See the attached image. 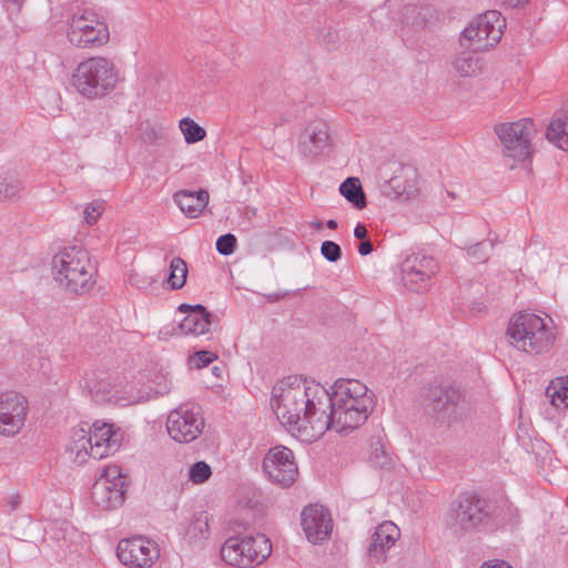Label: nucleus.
<instances>
[{"label": "nucleus", "instance_id": "f257e3e1", "mask_svg": "<svg viewBox=\"0 0 568 568\" xmlns=\"http://www.w3.org/2000/svg\"><path fill=\"white\" fill-rule=\"evenodd\" d=\"M329 392L318 383L288 376L273 388L272 406L280 422L306 439L327 430Z\"/></svg>", "mask_w": 568, "mask_h": 568}, {"label": "nucleus", "instance_id": "f03ea898", "mask_svg": "<svg viewBox=\"0 0 568 568\" xmlns=\"http://www.w3.org/2000/svg\"><path fill=\"white\" fill-rule=\"evenodd\" d=\"M332 388L326 410L327 430L347 434L362 426L375 407L367 386L357 379L341 378Z\"/></svg>", "mask_w": 568, "mask_h": 568}, {"label": "nucleus", "instance_id": "7ed1b4c3", "mask_svg": "<svg viewBox=\"0 0 568 568\" xmlns=\"http://www.w3.org/2000/svg\"><path fill=\"white\" fill-rule=\"evenodd\" d=\"M497 506L475 493H465L453 500L444 517V527L455 538L471 530L496 525Z\"/></svg>", "mask_w": 568, "mask_h": 568}, {"label": "nucleus", "instance_id": "20e7f679", "mask_svg": "<svg viewBox=\"0 0 568 568\" xmlns=\"http://www.w3.org/2000/svg\"><path fill=\"white\" fill-rule=\"evenodd\" d=\"M94 265L87 250L64 247L52 258V274L59 286L68 293L82 295L94 285Z\"/></svg>", "mask_w": 568, "mask_h": 568}, {"label": "nucleus", "instance_id": "39448f33", "mask_svg": "<svg viewBox=\"0 0 568 568\" xmlns=\"http://www.w3.org/2000/svg\"><path fill=\"white\" fill-rule=\"evenodd\" d=\"M506 337L518 351L539 355L550 349L555 335L544 318L532 313H518L508 324Z\"/></svg>", "mask_w": 568, "mask_h": 568}, {"label": "nucleus", "instance_id": "423d86ee", "mask_svg": "<svg viewBox=\"0 0 568 568\" xmlns=\"http://www.w3.org/2000/svg\"><path fill=\"white\" fill-rule=\"evenodd\" d=\"M422 398L426 409L439 424L449 426L463 419L465 396L456 385L449 382H429L422 388Z\"/></svg>", "mask_w": 568, "mask_h": 568}, {"label": "nucleus", "instance_id": "0eeeda50", "mask_svg": "<svg viewBox=\"0 0 568 568\" xmlns=\"http://www.w3.org/2000/svg\"><path fill=\"white\" fill-rule=\"evenodd\" d=\"M119 80L113 62L93 57L80 62L73 74V85L83 97L100 98L111 92Z\"/></svg>", "mask_w": 568, "mask_h": 568}, {"label": "nucleus", "instance_id": "6e6552de", "mask_svg": "<svg viewBox=\"0 0 568 568\" xmlns=\"http://www.w3.org/2000/svg\"><path fill=\"white\" fill-rule=\"evenodd\" d=\"M67 24L68 41L77 48H100L110 40L108 24L92 9L74 11Z\"/></svg>", "mask_w": 568, "mask_h": 568}, {"label": "nucleus", "instance_id": "1a4fd4ad", "mask_svg": "<svg viewBox=\"0 0 568 568\" xmlns=\"http://www.w3.org/2000/svg\"><path fill=\"white\" fill-rule=\"evenodd\" d=\"M272 552V544L264 534L230 537L222 548V559L231 566L252 568L262 564Z\"/></svg>", "mask_w": 568, "mask_h": 568}, {"label": "nucleus", "instance_id": "9d476101", "mask_svg": "<svg viewBox=\"0 0 568 568\" xmlns=\"http://www.w3.org/2000/svg\"><path fill=\"white\" fill-rule=\"evenodd\" d=\"M506 27L505 18L497 10H488L477 16L463 31L460 43L474 51H484L499 42L503 29Z\"/></svg>", "mask_w": 568, "mask_h": 568}, {"label": "nucleus", "instance_id": "9b49d317", "mask_svg": "<svg viewBox=\"0 0 568 568\" xmlns=\"http://www.w3.org/2000/svg\"><path fill=\"white\" fill-rule=\"evenodd\" d=\"M494 131L504 146V154L518 162H524L531 154L534 122L525 118L515 122L499 123Z\"/></svg>", "mask_w": 568, "mask_h": 568}, {"label": "nucleus", "instance_id": "f8f14e48", "mask_svg": "<svg viewBox=\"0 0 568 568\" xmlns=\"http://www.w3.org/2000/svg\"><path fill=\"white\" fill-rule=\"evenodd\" d=\"M126 483L116 466L106 467L91 489L93 504L105 511L121 507L125 500Z\"/></svg>", "mask_w": 568, "mask_h": 568}, {"label": "nucleus", "instance_id": "ddd939ff", "mask_svg": "<svg viewBox=\"0 0 568 568\" xmlns=\"http://www.w3.org/2000/svg\"><path fill=\"white\" fill-rule=\"evenodd\" d=\"M204 428L202 408L196 404H182L170 412L166 429L170 437L178 443H191Z\"/></svg>", "mask_w": 568, "mask_h": 568}, {"label": "nucleus", "instance_id": "4468645a", "mask_svg": "<svg viewBox=\"0 0 568 568\" xmlns=\"http://www.w3.org/2000/svg\"><path fill=\"white\" fill-rule=\"evenodd\" d=\"M438 271L439 265L433 256L414 253L402 262V282L409 291L422 293L430 287L432 278Z\"/></svg>", "mask_w": 568, "mask_h": 568}, {"label": "nucleus", "instance_id": "2eb2a0df", "mask_svg": "<svg viewBox=\"0 0 568 568\" xmlns=\"http://www.w3.org/2000/svg\"><path fill=\"white\" fill-rule=\"evenodd\" d=\"M262 467L272 483L284 488L292 486L298 475L293 452L284 446L271 448L263 458Z\"/></svg>", "mask_w": 568, "mask_h": 568}, {"label": "nucleus", "instance_id": "dca6fc26", "mask_svg": "<svg viewBox=\"0 0 568 568\" xmlns=\"http://www.w3.org/2000/svg\"><path fill=\"white\" fill-rule=\"evenodd\" d=\"M119 560L130 567L149 568L159 558L158 545L142 536L121 539L116 547Z\"/></svg>", "mask_w": 568, "mask_h": 568}, {"label": "nucleus", "instance_id": "f3484780", "mask_svg": "<svg viewBox=\"0 0 568 568\" xmlns=\"http://www.w3.org/2000/svg\"><path fill=\"white\" fill-rule=\"evenodd\" d=\"M28 412L27 398L16 392L0 395V434L14 436L24 425Z\"/></svg>", "mask_w": 568, "mask_h": 568}, {"label": "nucleus", "instance_id": "a211bd4d", "mask_svg": "<svg viewBox=\"0 0 568 568\" xmlns=\"http://www.w3.org/2000/svg\"><path fill=\"white\" fill-rule=\"evenodd\" d=\"M301 524L307 540L314 545L323 544L331 537L332 518L322 505L306 506L301 514Z\"/></svg>", "mask_w": 568, "mask_h": 568}, {"label": "nucleus", "instance_id": "6ab92c4d", "mask_svg": "<svg viewBox=\"0 0 568 568\" xmlns=\"http://www.w3.org/2000/svg\"><path fill=\"white\" fill-rule=\"evenodd\" d=\"M297 146L305 158H315L329 152L332 138L328 123L320 119L310 122L301 133Z\"/></svg>", "mask_w": 568, "mask_h": 568}, {"label": "nucleus", "instance_id": "aec40b11", "mask_svg": "<svg viewBox=\"0 0 568 568\" xmlns=\"http://www.w3.org/2000/svg\"><path fill=\"white\" fill-rule=\"evenodd\" d=\"M178 311L186 313V316L179 324V329L184 335H203L209 333L211 326L217 322V316L210 313L202 304L191 305L182 303L179 305Z\"/></svg>", "mask_w": 568, "mask_h": 568}, {"label": "nucleus", "instance_id": "412c9836", "mask_svg": "<svg viewBox=\"0 0 568 568\" xmlns=\"http://www.w3.org/2000/svg\"><path fill=\"white\" fill-rule=\"evenodd\" d=\"M91 437V453L90 456L94 459H102L109 454H113L119 448V435L113 430L112 425L99 422L88 429Z\"/></svg>", "mask_w": 568, "mask_h": 568}, {"label": "nucleus", "instance_id": "4be33fe9", "mask_svg": "<svg viewBox=\"0 0 568 568\" xmlns=\"http://www.w3.org/2000/svg\"><path fill=\"white\" fill-rule=\"evenodd\" d=\"M399 528L392 521H384L375 528L367 548L369 557L376 561H384L386 550L395 545L399 538Z\"/></svg>", "mask_w": 568, "mask_h": 568}, {"label": "nucleus", "instance_id": "5701e85b", "mask_svg": "<svg viewBox=\"0 0 568 568\" xmlns=\"http://www.w3.org/2000/svg\"><path fill=\"white\" fill-rule=\"evenodd\" d=\"M209 192L205 190L179 191L174 194V202L190 217H196L209 203Z\"/></svg>", "mask_w": 568, "mask_h": 568}, {"label": "nucleus", "instance_id": "b1692460", "mask_svg": "<svg viewBox=\"0 0 568 568\" xmlns=\"http://www.w3.org/2000/svg\"><path fill=\"white\" fill-rule=\"evenodd\" d=\"M476 52L469 49L454 58L453 68L460 77H475L481 71V60Z\"/></svg>", "mask_w": 568, "mask_h": 568}, {"label": "nucleus", "instance_id": "393cba45", "mask_svg": "<svg viewBox=\"0 0 568 568\" xmlns=\"http://www.w3.org/2000/svg\"><path fill=\"white\" fill-rule=\"evenodd\" d=\"M339 193L355 207L363 210L366 202V194L362 187L358 178L349 176L345 179L339 185Z\"/></svg>", "mask_w": 568, "mask_h": 568}, {"label": "nucleus", "instance_id": "a878e982", "mask_svg": "<svg viewBox=\"0 0 568 568\" xmlns=\"http://www.w3.org/2000/svg\"><path fill=\"white\" fill-rule=\"evenodd\" d=\"M91 437L89 430L84 427L74 428L72 430L68 450L75 454V458L83 462L91 453Z\"/></svg>", "mask_w": 568, "mask_h": 568}, {"label": "nucleus", "instance_id": "bb28decb", "mask_svg": "<svg viewBox=\"0 0 568 568\" xmlns=\"http://www.w3.org/2000/svg\"><path fill=\"white\" fill-rule=\"evenodd\" d=\"M187 276V266L185 261L180 257H173L170 263V274L168 282L172 290H180L185 285Z\"/></svg>", "mask_w": 568, "mask_h": 568}, {"label": "nucleus", "instance_id": "cd10ccee", "mask_svg": "<svg viewBox=\"0 0 568 568\" xmlns=\"http://www.w3.org/2000/svg\"><path fill=\"white\" fill-rule=\"evenodd\" d=\"M546 138L549 142L564 150L568 145L566 122L560 118L552 120L546 130Z\"/></svg>", "mask_w": 568, "mask_h": 568}, {"label": "nucleus", "instance_id": "c85d7f7f", "mask_svg": "<svg viewBox=\"0 0 568 568\" xmlns=\"http://www.w3.org/2000/svg\"><path fill=\"white\" fill-rule=\"evenodd\" d=\"M22 182L13 174L0 176V201H14L22 191Z\"/></svg>", "mask_w": 568, "mask_h": 568}, {"label": "nucleus", "instance_id": "c756f323", "mask_svg": "<svg viewBox=\"0 0 568 568\" xmlns=\"http://www.w3.org/2000/svg\"><path fill=\"white\" fill-rule=\"evenodd\" d=\"M545 395L554 406L559 407V403H565L568 399V377H558L552 381L547 386Z\"/></svg>", "mask_w": 568, "mask_h": 568}, {"label": "nucleus", "instance_id": "7c9ffc66", "mask_svg": "<svg viewBox=\"0 0 568 568\" xmlns=\"http://www.w3.org/2000/svg\"><path fill=\"white\" fill-rule=\"evenodd\" d=\"M369 460L376 468L387 469L390 467L392 457L385 449L381 438L372 440Z\"/></svg>", "mask_w": 568, "mask_h": 568}, {"label": "nucleus", "instance_id": "2f4dec72", "mask_svg": "<svg viewBox=\"0 0 568 568\" xmlns=\"http://www.w3.org/2000/svg\"><path fill=\"white\" fill-rule=\"evenodd\" d=\"M180 129L184 135L185 142L189 144L200 142L206 135L205 130L190 118H183L180 121Z\"/></svg>", "mask_w": 568, "mask_h": 568}, {"label": "nucleus", "instance_id": "473e14b6", "mask_svg": "<svg viewBox=\"0 0 568 568\" xmlns=\"http://www.w3.org/2000/svg\"><path fill=\"white\" fill-rule=\"evenodd\" d=\"M187 534L192 538L207 539L210 536L209 515L205 511L196 514L189 528Z\"/></svg>", "mask_w": 568, "mask_h": 568}, {"label": "nucleus", "instance_id": "72a5a7b5", "mask_svg": "<svg viewBox=\"0 0 568 568\" xmlns=\"http://www.w3.org/2000/svg\"><path fill=\"white\" fill-rule=\"evenodd\" d=\"M318 42L327 51H335L341 44L338 30L331 26L323 27L318 33Z\"/></svg>", "mask_w": 568, "mask_h": 568}, {"label": "nucleus", "instance_id": "f704fd0d", "mask_svg": "<svg viewBox=\"0 0 568 568\" xmlns=\"http://www.w3.org/2000/svg\"><path fill=\"white\" fill-rule=\"evenodd\" d=\"M494 248L490 240H484L467 247V256L477 263H485L489 258V253Z\"/></svg>", "mask_w": 568, "mask_h": 568}, {"label": "nucleus", "instance_id": "c9c22d12", "mask_svg": "<svg viewBox=\"0 0 568 568\" xmlns=\"http://www.w3.org/2000/svg\"><path fill=\"white\" fill-rule=\"evenodd\" d=\"M212 475L210 465L203 460L194 463L189 469V478L195 484L205 483Z\"/></svg>", "mask_w": 568, "mask_h": 568}, {"label": "nucleus", "instance_id": "e433bc0d", "mask_svg": "<svg viewBox=\"0 0 568 568\" xmlns=\"http://www.w3.org/2000/svg\"><path fill=\"white\" fill-rule=\"evenodd\" d=\"M237 245V239L232 233H226L216 240L215 247L216 251L224 256H229L235 252Z\"/></svg>", "mask_w": 568, "mask_h": 568}, {"label": "nucleus", "instance_id": "4c0bfd02", "mask_svg": "<svg viewBox=\"0 0 568 568\" xmlns=\"http://www.w3.org/2000/svg\"><path fill=\"white\" fill-rule=\"evenodd\" d=\"M321 254L326 261L335 263L342 257V248L336 242L326 240L321 244Z\"/></svg>", "mask_w": 568, "mask_h": 568}, {"label": "nucleus", "instance_id": "58836bf2", "mask_svg": "<svg viewBox=\"0 0 568 568\" xmlns=\"http://www.w3.org/2000/svg\"><path fill=\"white\" fill-rule=\"evenodd\" d=\"M217 358V355L211 351H199L194 353L193 356L190 357V363L195 368H203L210 365L212 362H214Z\"/></svg>", "mask_w": 568, "mask_h": 568}, {"label": "nucleus", "instance_id": "ea45409f", "mask_svg": "<svg viewBox=\"0 0 568 568\" xmlns=\"http://www.w3.org/2000/svg\"><path fill=\"white\" fill-rule=\"evenodd\" d=\"M87 386L90 388L92 396L95 397L97 400H104L109 398L111 394V384L109 382H99L93 385L87 383Z\"/></svg>", "mask_w": 568, "mask_h": 568}, {"label": "nucleus", "instance_id": "a19ab883", "mask_svg": "<svg viewBox=\"0 0 568 568\" xmlns=\"http://www.w3.org/2000/svg\"><path fill=\"white\" fill-rule=\"evenodd\" d=\"M103 209V202L94 201L92 203H89L84 209L85 222L89 225H93L94 223H97L98 217L100 216Z\"/></svg>", "mask_w": 568, "mask_h": 568}, {"label": "nucleus", "instance_id": "79ce46f5", "mask_svg": "<svg viewBox=\"0 0 568 568\" xmlns=\"http://www.w3.org/2000/svg\"><path fill=\"white\" fill-rule=\"evenodd\" d=\"M373 250H374L373 243L368 239L359 242L358 253L362 256H366V255L371 254L373 252Z\"/></svg>", "mask_w": 568, "mask_h": 568}, {"label": "nucleus", "instance_id": "37998d69", "mask_svg": "<svg viewBox=\"0 0 568 568\" xmlns=\"http://www.w3.org/2000/svg\"><path fill=\"white\" fill-rule=\"evenodd\" d=\"M20 504H21V499H20L19 495L14 494V495L9 496L8 501H7L9 511L17 510L19 508Z\"/></svg>", "mask_w": 568, "mask_h": 568}, {"label": "nucleus", "instance_id": "c03bdc74", "mask_svg": "<svg viewBox=\"0 0 568 568\" xmlns=\"http://www.w3.org/2000/svg\"><path fill=\"white\" fill-rule=\"evenodd\" d=\"M8 11L19 12L22 6V0H2Z\"/></svg>", "mask_w": 568, "mask_h": 568}, {"label": "nucleus", "instance_id": "a18cd8bd", "mask_svg": "<svg viewBox=\"0 0 568 568\" xmlns=\"http://www.w3.org/2000/svg\"><path fill=\"white\" fill-rule=\"evenodd\" d=\"M354 236L361 241L366 240L367 239V230H366L365 225H363L362 223H358L354 229Z\"/></svg>", "mask_w": 568, "mask_h": 568}, {"label": "nucleus", "instance_id": "49530a36", "mask_svg": "<svg viewBox=\"0 0 568 568\" xmlns=\"http://www.w3.org/2000/svg\"><path fill=\"white\" fill-rule=\"evenodd\" d=\"M288 294H290L288 291L272 293V294L266 295V300L268 302L274 303V302L285 298Z\"/></svg>", "mask_w": 568, "mask_h": 568}, {"label": "nucleus", "instance_id": "de8ad7c7", "mask_svg": "<svg viewBox=\"0 0 568 568\" xmlns=\"http://www.w3.org/2000/svg\"><path fill=\"white\" fill-rule=\"evenodd\" d=\"M479 568H513L508 562L500 560L494 564L485 562Z\"/></svg>", "mask_w": 568, "mask_h": 568}, {"label": "nucleus", "instance_id": "09e8293b", "mask_svg": "<svg viewBox=\"0 0 568 568\" xmlns=\"http://www.w3.org/2000/svg\"><path fill=\"white\" fill-rule=\"evenodd\" d=\"M498 1L506 7L516 8V7L524 4L527 0H498Z\"/></svg>", "mask_w": 568, "mask_h": 568}, {"label": "nucleus", "instance_id": "8fccbe9b", "mask_svg": "<svg viewBox=\"0 0 568 568\" xmlns=\"http://www.w3.org/2000/svg\"><path fill=\"white\" fill-rule=\"evenodd\" d=\"M128 282H129L132 286L141 287V285H140V281H139V275H138V274H130V275H129V278H128Z\"/></svg>", "mask_w": 568, "mask_h": 568}, {"label": "nucleus", "instance_id": "3c124183", "mask_svg": "<svg viewBox=\"0 0 568 568\" xmlns=\"http://www.w3.org/2000/svg\"><path fill=\"white\" fill-rule=\"evenodd\" d=\"M324 223L320 220H315L311 222V226L315 230H321L323 227Z\"/></svg>", "mask_w": 568, "mask_h": 568}, {"label": "nucleus", "instance_id": "603ef678", "mask_svg": "<svg viewBox=\"0 0 568 568\" xmlns=\"http://www.w3.org/2000/svg\"><path fill=\"white\" fill-rule=\"evenodd\" d=\"M326 226H327L328 229H331V230H335V229H337V222H336L335 220H328V221L326 222Z\"/></svg>", "mask_w": 568, "mask_h": 568}, {"label": "nucleus", "instance_id": "864d4df0", "mask_svg": "<svg viewBox=\"0 0 568 568\" xmlns=\"http://www.w3.org/2000/svg\"><path fill=\"white\" fill-rule=\"evenodd\" d=\"M212 373L215 375V376H220L221 375V368L217 367V366H214L212 368Z\"/></svg>", "mask_w": 568, "mask_h": 568}]
</instances>
